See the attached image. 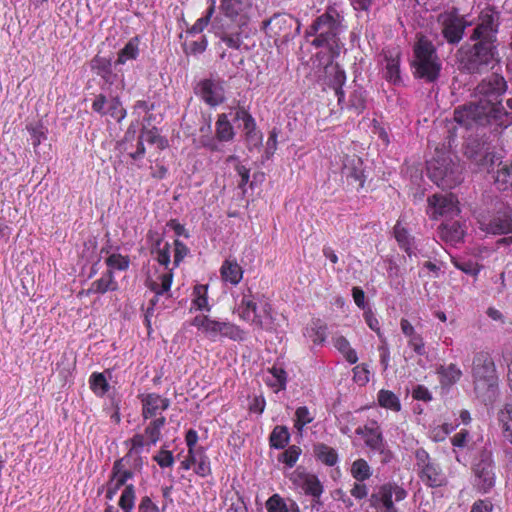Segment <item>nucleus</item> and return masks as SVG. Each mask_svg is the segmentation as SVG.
Here are the masks:
<instances>
[{
	"label": "nucleus",
	"mask_w": 512,
	"mask_h": 512,
	"mask_svg": "<svg viewBox=\"0 0 512 512\" xmlns=\"http://www.w3.org/2000/svg\"><path fill=\"white\" fill-rule=\"evenodd\" d=\"M268 512H300L296 502L290 498H282L278 494L272 495L266 501Z\"/></svg>",
	"instance_id": "393cba45"
},
{
	"label": "nucleus",
	"mask_w": 512,
	"mask_h": 512,
	"mask_svg": "<svg viewBox=\"0 0 512 512\" xmlns=\"http://www.w3.org/2000/svg\"><path fill=\"white\" fill-rule=\"evenodd\" d=\"M188 253V247L182 241L176 239L174 241V265L178 266Z\"/></svg>",
	"instance_id": "bf43d9fd"
},
{
	"label": "nucleus",
	"mask_w": 512,
	"mask_h": 512,
	"mask_svg": "<svg viewBox=\"0 0 512 512\" xmlns=\"http://www.w3.org/2000/svg\"><path fill=\"white\" fill-rule=\"evenodd\" d=\"M503 436L512 444V404H506L498 413Z\"/></svg>",
	"instance_id": "f704fd0d"
},
{
	"label": "nucleus",
	"mask_w": 512,
	"mask_h": 512,
	"mask_svg": "<svg viewBox=\"0 0 512 512\" xmlns=\"http://www.w3.org/2000/svg\"><path fill=\"white\" fill-rule=\"evenodd\" d=\"M240 317L245 321H250L259 328L264 327V317L272 318L271 306L268 303H264L259 311L257 302L251 295H244L240 305Z\"/></svg>",
	"instance_id": "4468645a"
},
{
	"label": "nucleus",
	"mask_w": 512,
	"mask_h": 512,
	"mask_svg": "<svg viewBox=\"0 0 512 512\" xmlns=\"http://www.w3.org/2000/svg\"><path fill=\"white\" fill-rule=\"evenodd\" d=\"M159 279H160V283L155 282V281H151L149 283V288L152 291H154L156 294L153 297V299H151V301H150L151 306H154L156 304L158 295H161L170 290L173 275L171 272L164 273V274L160 275Z\"/></svg>",
	"instance_id": "c9c22d12"
},
{
	"label": "nucleus",
	"mask_w": 512,
	"mask_h": 512,
	"mask_svg": "<svg viewBox=\"0 0 512 512\" xmlns=\"http://www.w3.org/2000/svg\"><path fill=\"white\" fill-rule=\"evenodd\" d=\"M207 337L212 341H216L218 337L229 338L233 341H243L245 339V332L233 323L212 320Z\"/></svg>",
	"instance_id": "a211bd4d"
},
{
	"label": "nucleus",
	"mask_w": 512,
	"mask_h": 512,
	"mask_svg": "<svg viewBox=\"0 0 512 512\" xmlns=\"http://www.w3.org/2000/svg\"><path fill=\"white\" fill-rule=\"evenodd\" d=\"M378 403L381 407L391 409L392 411H399L401 404L399 398L389 390H380L378 393Z\"/></svg>",
	"instance_id": "a19ab883"
},
{
	"label": "nucleus",
	"mask_w": 512,
	"mask_h": 512,
	"mask_svg": "<svg viewBox=\"0 0 512 512\" xmlns=\"http://www.w3.org/2000/svg\"><path fill=\"white\" fill-rule=\"evenodd\" d=\"M220 21L219 18H215L214 22H213V28L215 29V33L216 35H218L220 37V39L226 43L227 46H229L230 48H234V49H238L241 45V39H240V36L239 34H228L224 31H219L218 30V22Z\"/></svg>",
	"instance_id": "8fccbe9b"
},
{
	"label": "nucleus",
	"mask_w": 512,
	"mask_h": 512,
	"mask_svg": "<svg viewBox=\"0 0 512 512\" xmlns=\"http://www.w3.org/2000/svg\"><path fill=\"white\" fill-rule=\"evenodd\" d=\"M269 375L266 376L265 382L275 391L284 390L286 388L287 373L282 367L274 365L268 369Z\"/></svg>",
	"instance_id": "c756f323"
},
{
	"label": "nucleus",
	"mask_w": 512,
	"mask_h": 512,
	"mask_svg": "<svg viewBox=\"0 0 512 512\" xmlns=\"http://www.w3.org/2000/svg\"><path fill=\"white\" fill-rule=\"evenodd\" d=\"M442 24V34L450 44L459 43L464 35L467 23L456 13H445L439 16Z\"/></svg>",
	"instance_id": "dca6fc26"
},
{
	"label": "nucleus",
	"mask_w": 512,
	"mask_h": 512,
	"mask_svg": "<svg viewBox=\"0 0 512 512\" xmlns=\"http://www.w3.org/2000/svg\"><path fill=\"white\" fill-rule=\"evenodd\" d=\"M208 45L207 38L205 36H201L199 40H194L190 42H184L182 44L183 52L186 55H198L202 54Z\"/></svg>",
	"instance_id": "09e8293b"
},
{
	"label": "nucleus",
	"mask_w": 512,
	"mask_h": 512,
	"mask_svg": "<svg viewBox=\"0 0 512 512\" xmlns=\"http://www.w3.org/2000/svg\"><path fill=\"white\" fill-rule=\"evenodd\" d=\"M334 346L350 364H355L358 361L356 351L350 346L349 341L344 336L336 337L334 339Z\"/></svg>",
	"instance_id": "ea45409f"
},
{
	"label": "nucleus",
	"mask_w": 512,
	"mask_h": 512,
	"mask_svg": "<svg viewBox=\"0 0 512 512\" xmlns=\"http://www.w3.org/2000/svg\"><path fill=\"white\" fill-rule=\"evenodd\" d=\"M220 2L221 12L231 20L244 15L252 6L251 0H221Z\"/></svg>",
	"instance_id": "b1692460"
},
{
	"label": "nucleus",
	"mask_w": 512,
	"mask_h": 512,
	"mask_svg": "<svg viewBox=\"0 0 512 512\" xmlns=\"http://www.w3.org/2000/svg\"><path fill=\"white\" fill-rule=\"evenodd\" d=\"M235 136L234 128L229 122L226 114L218 115L216 122V137L219 141L229 142L232 141Z\"/></svg>",
	"instance_id": "2f4dec72"
},
{
	"label": "nucleus",
	"mask_w": 512,
	"mask_h": 512,
	"mask_svg": "<svg viewBox=\"0 0 512 512\" xmlns=\"http://www.w3.org/2000/svg\"><path fill=\"white\" fill-rule=\"evenodd\" d=\"M290 434L286 426H276L270 434V445L276 449H283L289 441Z\"/></svg>",
	"instance_id": "58836bf2"
},
{
	"label": "nucleus",
	"mask_w": 512,
	"mask_h": 512,
	"mask_svg": "<svg viewBox=\"0 0 512 512\" xmlns=\"http://www.w3.org/2000/svg\"><path fill=\"white\" fill-rule=\"evenodd\" d=\"M302 489L305 494L311 495L312 497H320L323 492V487L314 475H307L303 479Z\"/></svg>",
	"instance_id": "a18cd8bd"
},
{
	"label": "nucleus",
	"mask_w": 512,
	"mask_h": 512,
	"mask_svg": "<svg viewBox=\"0 0 512 512\" xmlns=\"http://www.w3.org/2000/svg\"><path fill=\"white\" fill-rule=\"evenodd\" d=\"M154 460L162 468L170 467L174 463V458L171 451L161 450L159 454L154 457Z\"/></svg>",
	"instance_id": "052dcab7"
},
{
	"label": "nucleus",
	"mask_w": 512,
	"mask_h": 512,
	"mask_svg": "<svg viewBox=\"0 0 512 512\" xmlns=\"http://www.w3.org/2000/svg\"><path fill=\"white\" fill-rule=\"evenodd\" d=\"M439 237L450 243H457L462 240L464 230L458 221L442 223L438 231Z\"/></svg>",
	"instance_id": "a878e982"
},
{
	"label": "nucleus",
	"mask_w": 512,
	"mask_h": 512,
	"mask_svg": "<svg viewBox=\"0 0 512 512\" xmlns=\"http://www.w3.org/2000/svg\"><path fill=\"white\" fill-rule=\"evenodd\" d=\"M135 499L134 486L132 484L126 485L119 499V506L124 512H133Z\"/></svg>",
	"instance_id": "c03bdc74"
},
{
	"label": "nucleus",
	"mask_w": 512,
	"mask_h": 512,
	"mask_svg": "<svg viewBox=\"0 0 512 512\" xmlns=\"http://www.w3.org/2000/svg\"><path fill=\"white\" fill-rule=\"evenodd\" d=\"M341 175L348 185L357 190L362 188L365 182L362 160L356 155L346 156L343 160Z\"/></svg>",
	"instance_id": "f3484780"
},
{
	"label": "nucleus",
	"mask_w": 512,
	"mask_h": 512,
	"mask_svg": "<svg viewBox=\"0 0 512 512\" xmlns=\"http://www.w3.org/2000/svg\"><path fill=\"white\" fill-rule=\"evenodd\" d=\"M129 259L120 254H112L106 259V264L110 269L126 270L129 267Z\"/></svg>",
	"instance_id": "864d4df0"
},
{
	"label": "nucleus",
	"mask_w": 512,
	"mask_h": 512,
	"mask_svg": "<svg viewBox=\"0 0 512 512\" xmlns=\"http://www.w3.org/2000/svg\"><path fill=\"white\" fill-rule=\"evenodd\" d=\"M494 461L490 445H485L477 454L473 463L474 487L482 492L488 493L495 485L496 476L494 472Z\"/></svg>",
	"instance_id": "423d86ee"
},
{
	"label": "nucleus",
	"mask_w": 512,
	"mask_h": 512,
	"mask_svg": "<svg viewBox=\"0 0 512 512\" xmlns=\"http://www.w3.org/2000/svg\"><path fill=\"white\" fill-rule=\"evenodd\" d=\"M313 453L317 460L327 466H334L338 462L336 450L324 443H317L313 446Z\"/></svg>",
	"instance_id": "c85d7f7f"
},
{
	"label": "nucleus",
	"mask_w": 512,
	"mask_h": 512,
	"mask_svg": "<svg viewBox=\"0 0 512 512\" xmlns=\"http://www.w3.org/2000/svg\"><path fill=\"white\" fill-rule=\"evenodd\" d=\"M386 65L384 77L386 80L396 83L400 79L399 59L396 57H385Z\"/></svg>",
	"instance_id": "de8ad7c7"
},
{
	"label": "nucleus",
	"mask_w": 512,
	"mask_h": 512,
	"mask_svg": "<svg viewBox=\"0 0 512 512\" xmlns=\"http://www.w3.org/2000/svg\"><path fill=\"white\" fill-rule=\"evenodd\" d=\"M427 213L432 219L452 218L459 214L458 200L452 193H436L428 197Z\"/></svg>",
	"instance_id": "9d476101"
},
{
	"label": "nucleus",
	"mask_w": 512,
	"mask_h": 512,
	"mask_svg": "<svg viewBox=\"0 0 512 512\" xmlns=\"http://www.w3.org/2000/svg\"><path fill=\"white\" fill-rule=\"evenodd\" d=\"M352 477L358 482H364L372 475V470L366 460L359 458L355 460L350 469Z\"/></svg>",
	"instance_id": "4c0bfd02"
},
{
	"label": "nucleus",
	"mask_w": 512,
	"mask_h": 512,
	"mask_svg": "<svg viewBox=\"0 0 512 512\" xmlns=\"http://www.w3.org/2000/svg\"><path fill=\"white\" fill-rule=\"evenodd\" d=\"M427 171L430 179L443 189L453 188L462 181L459 163L446 154L437 155L429 161Z\"/></svg>",
	"instance_id": "39448f33"
},
{
	"label": "nucleus",
	"mask_w": 512,
	"mask_h": 512,
	"mask_svg": "<svg viewBox=\"0 0 512 512\" xmlns=\"http://www.w3.org/2000/svg\"><path fill=\"white\" fill-rule=\"evenodd\" d=\"M409 346L413 348V350L418 355H424L425 354V347L423 338L419 334H414L411 337H409Z\"/></svg>",
	"instance_id": "69168bd1"
},
{
	"label": "nucleus",
	"mask_w": 512,
	"mask_h": 512,
	"mask_svg": "<svg viewBox=\"0 0 512 512\" xmlns=\"http://www.w3.org/2000/svg\"><path fill=\"white\" fill-rule=\"evenodd\" d=\"M412 396L416 400H422L428 402L432 400L430 391L423 385H417L412 391Z\"/></svg>",
	"instance_id": "774afa93"
},
{
	"label": "nucleus",
	"mask_w": 512,
	"mask_h": 512,
	"mask_svg": "<svg viewBox=\"0 0 512 512\" xmlns=\"http://www.w3.org/2000/svg\"><path fill=\"white\" fill-rule=\"evenodd\" d=\"M90 67L105 83L110 85L114 83L117 75L112 71V60L110 58L96 55L91 60Z\"/></svg>",
	"instance_id": "5701e85b"
},
{
	"label": "nucleus",
	"mask_w": 512,
	"mask_h": 512,
	"mask_svg": "<svg viewBox=\"0 0 512 512\" xmlns=\"http://www.w3.org/2000/svg\"><path fill=\"white\" fill-rule=\"evenodd\" d=\"M413 52L414 76L428 83L435 82L440 75L442 64L433 43L426 37L421 36L414 44Z\"/></svg>",
	"instance_id": "7ed1b4c3"
},
{
	"label": "nucleus",
	"mask_w": 512,
	"mask_h": 512,
	"mask_svg": "<svg viewBox=\"0 0 512 512\" xmlns=\"http://www.w3.org/2000/svg\"><path fill=\"white\" fill-rule=\"evenodd\" d=\"M399 502L406 498L407 492L396 483H385L377 488L369 498L371 507L381 510V512H396L398 510L392 500Z\"/></svg>",
	"instance_id": "1a4fd4ad"
},
{
	"label": "nucleus",
	"mask_w": 512,
	"mask_h": 512,
	"mask_svg": "<svg viewBox=\"0 0 512 512\" xmlns=\"http://www.w3.org/2000/svg\"><path fill=\"white\" fill-rule=\"evenodd\" d=\"M355 433L364 439L366 446L371 450L381 453L384 451L385 442L382 430L376 421H370L363 427H358Z\"/></svg>",
	"instance_id": "6ab92c4d"
},
{
	"label": "nucleus",
	"mask_w": 512,
	"mask_h": 512,
	"mask_svg": "<svg viewBox=\"0 0 512 512\" xmlns=\"http://www.w3.org/2000/svg\"><path fill=\"white\" fill-rule=\"evenodd\" d=\"M106 114L110 115L113 119L120 122L126 117V110L123 108L122 103L118 97L112 98L109 103Z\"/></svg>",
	"instance_id": "3c124183"
},
{
	"label": "nucleus",
	"mask_w": 512,
	"mask_h": 512,
	"mask_svg": "<svg viewBox=\"0 0 512 512\" xmlns=\"http://www.w3.org/2000/svg\"><path fill=\"white\" fill-rule=\"evenodd\" d=\"M464 155L479 171H490L500 160L495 147L481 139H469Z\"/></svg>",
	"instance_id": "0eeeda50"
},
{
	"label": "nucleus",
	"mask_w": 512,
	"mask_h": 512,
	"mask_svg": "<svg viewBox=\"0 0 512 512\" xmlns=\"http://www.w3.org/2000/svg\"><path fill=\"white\" fill-rule=\"evenodd\" d=\"M325 77L327 84L332 87L338 98V104H341L344 100V91L342 86L346 81V74L338 64H329L325 67Z\"/></svg>",
	"instance_id": "4be33fe9"
},
{
	"label": "nucleus",
	"mask_w": 512,
	"mask_h": 512,
	"mask_svg": "<svg viewBox=\"0 0 512 512\" xmlns=\"http://www.w3.org/2000/svg\"><path fill=\"white\" fill-rule=\"evenodd\" d=\"M264 24L275 36L281 37L284 41L293 38L300 32V23L298 20L285 13L275 14L268 21L264 22Z\"/></svg>",
	"instance_id": "ddd939ff"
},
{
	"label": "nucleus",
	"mask_w": 512,
	"mask_h": 512,
	"mask_svg": "<svg viewBox=\"0 0 512 512\" xmlns=\"http://www.w3.org/2000/svg\"><path fill=\"white\" fill-rule=\"evenodd\" d=\"M350 107L354 108L358 113L365 108V97L361 89H356L350 96Z\"/></svg>",
	"instance_id": "4d7b16f0"
},
{
	"label": "nucleus",
	"mask_w": 512,
	"mask_h": 512,
	"mask_svg": "<svg viewBox=\"0 0 512 512\" xmlns=\"http://www.w3.org/2000/svg\"><path fill=\"white\" fill-rule=\"evenodd\" d=\"M301 450L299 447L293 445L290 446L283 454L282 461L289 467H293L297 462Z\"/></svg>",
	"instance_id": "6e6d98bb"
},
{
	"label": "nucleus",
	"mask_w": 512,
	"mask_h": 512,
	"mask_svg": "<svg viewBox=\"0 0 512 512\" xmlns=\"http://www.w3.org/2000/svg\"><path fill=\"white\" fill-rule=\"evenodd\" d=\"M220 273L222 279L232 285H237L243 277V270L235 259L225 260L221 266Z\"/></svg>",
	"instance_id": "bb28decb"
},
{
	"label": "nucleus",
	"mask_w": 512,
	"mask_h": 512,
	"mask_svg": "<svg viewBox=\"0 0 512 512\" xmlns=\"http://www.w3.org/2000/svg\"><path fill=\"white\" fill-rule=\"evenodd\" d=\"M141 403L142 416L144 417V419H149L157 417L163 411L168 409L170 405V400L158 394L150 393L146 395H141Z\"/></svg>",
	"instance_id": "412c9836"
},
{
	"label": "nucleus",
	"mask_w": 512,
	"mask_h": 512,
	"mask_svg": "<svg viewBox=\"0 0 512 512\" xmlns=\"http://www.w3.org/2000/svg\"><path fill=\"white\" fill-rule=\"evenodd\" d=\"M295 427L301 430L305 425L311 423L314 420V416L311 415L309 409L306 406H301L296 409L295 412Z\"/></svg>",
	"instance_id": "603ef678"
},
{
	"label": "nucleus",
	"mask_w": 512,
	"mask_h": 512,
	"mask_svg": "<svg viewBox=\"0 0 512 512\" xmlns=\"http://www.w3.org/2000/svg\"><path fill=\"white\" fill-rule=\"evenodd\" d=\"M125 481L120 476L112 475L107 490V498L112 499L116 492L125 485Z\"/></svg>",
	"instance_id": "680f3d73"
},
{
	"label": "nucleus",
	"mask_w": 512,
	"mask_h": 512,
	"mask_svg": "<svg viewBox=\"0 0 512 512\" xmlns=\"http://www.w3.org/2000/svg\"><path fill=\"white\" fill-rule=\"evenodd\" d=\"M414 456L417 473L423 483L429 487H440L445 483L446 478L440 465L430 457L426 450L418 448L415 450Z\"/></svg>",
	"instance_id": "6e6552de"
},
{
	"label": "nucleus",
	"mask_w": 512,
	"mask_h": 512,
	"mask_svg": "<svg viewBox=\"0 0 512 512\" xmlns=\"http://www.w3.org/2000/svg\"><path fill=\"white\" fill-rule=\"evenodd\" d=\"M394 236L399 246L408 254L409 257H411L413 254L412 248L414 240L406 228L401 225L400 221H397L396 225L394 226Z\"/></svg>",
	"instance_id": "473e14b6"
},
{
	"label": "nucleus",
	"mask_w": 512,
	"mask_h": 512,
	"mask_svg": "<svg viewBox=\"0 0 512 512\" xmlns=\"http://www.w3.org/2000/svg\"><path fill=\"white\" fill-rule=\"evenodd\" d=\"M116 289L117 283L114 280L113 272L112 270H108L101 278L91 284L87 292L103 294L107 291H115Z\"/></svg>",
	"instance_id": "7c9ffc66"
},
{
	"label": "nucleus",
	"mask_w": 512,
	"mask_h": 512,
	"mask_svg": "<svg viewBox=\"0 0 512 512\" xmlns=\"http://www.w3.org/2000/svg\"><path fill=\"white\" fill-rule=\"evenodd\" d=\"M187 461H191L196 465L195 472L201 477H205L210 474V462L209 459L203 455L202 451H195L188 455Z\"/></svg>",
	"instance_id": "e433bc0d"
},
{
	"label": "nucleus",
	"mask_w": 512,
	"mask_h": 512,
	"mask_svg": "<svg viewBox=\"0 0 512 512\" xmlns=\"http://www.w3.org/2000/svg\"><path fill=\"white\" fill-rule=\"evenodd\" d=\"M481 229L493 235L512 232V209L507 208L495 215L488 223H483Z\"/></svg>",
	"instance_id": "aec40b11"
},
{
	"label": "nucleus",
	"mask_w": 512,
	"mask_h": 512,
	"mask_svg": "<svg viewBox=\"0 0 512 512\" xmlns=\"http://www.w3.org/2000/svg\"><path fill=\"white\" fill-rule=\"evenodd\" d=\"M469 49L462 60L463 67L469 73L481 74L493 69L499 62L497 43L492 41H479Z\"/></svg>",
	"instance_id": "20e7f679"
},
{
	"label": "nucleus",
	"mask_w": 512,
	"mask_h": 512,
	"mask_svg": "<svg viewBox=\"0 0 512 512\" xmlns=\"http://www.w3.org/2000/svg\"><path fill=\"white\" fill-rule=\"evenodd\" d=\"M130 459L131 458L128 455H125L123 458L116 460L113 464L112 475H122V473L126 471L128 466H130Z\"/></svg>",
	"instance_id": "e2e57ef3"
},
{
	"label": "nucleus",
	"mask_w": 512,
	"mask_h": 512,
	"mask_svg": "<svg viewBox=\"0 0 512 512\" xmlns=\"http://www.w3.org/2000/svg\"><path fill=\"white\" fill-rule=\"evenodd\" d=\"M27 130L31 135L32 145L37 147L40 145L42 139H45V134L43 132V127L41 125H27Z\"/></svg>",
	"instance_id": "13d9d810"
},
{
	"label": "nucleus",
	"mask_w": 512,
	"mask_h": 512,
	"mask_svg": "<svg viewBox=\"0 0 512 512\" xmlns=\"http://www.w3.org/2000/svg\"><path fill=\"white\" fill-rule=\"evenodd\" d=\"M195 94L206 104L215 107L225 100L222 81L216 79H202L195 87Z\"/></svg>",
	"instance_id": "2eb2a0df"
},
{
	"label": "nucleus",
	"mask_w": 512,
	"mask_h": 512,
	"mask_svg": "<svg viewBox=\"0 0 512 512\" xmlns=\"http://www.w3.org/2000/svg\"><path fill=\"white\" fill-rule=\"evenodd\" d=\"M90 388L98 395L103 396L109 390V384L103 373L94 372L89 379Z\"/></svg>",
	"instance_id": "49530a36"
},
{
	"label": "nucleus",
	"mask_w": 512,
	"mask_h": 512,
	"mask_svg": "<svg viewBox=\"0 0 512 512\" xmlns=\"http://www.w3.org/2000/svg\"><path fill=\"white\" fill-rule=\"evenodd\" d=\"M506 90L507 82L503 76L497 73L488 76L475 89L477 101L455 109L454 120L466 128L492 123L509 126L512 123V115L501 103V97Z\"/></svg>",
	"instance_id": "f257e3e1"
},
{
	"label": "nucleus",
	"mask_w": 512,
	"mask_h": 512,
	"mask_svg": "<svg viewBox=\"0 0 512 512\" xmlns=\"http://www.w3.org/2000/svg\"><path fill=\"white\" fill-rule=\"evenodd\" d=\"M498 19V14L492 9H484L479 15L478 23L471 35V40L497 43Z\"/></svg>",
	"instance_id": "f8f14e48"
},
{
	"label": "nucleus",
	"mask_w": 512,
	"mask_h": 512,
	"mask_svg": "<svg viewBox=\"0 0 512 512\" xmlns=\"http://www.w3.org/2000/svg\"><path fill=\"white\" fill-rule=\"evenodd\" d=\"M140 137L141 140H144L149 144L157 145L159 149H165L168 145L167 140L159 134L157 128L155 127L151 129L143 128Z\"/></svg>",
	"instance_id": "37998d69"
},
{
	"label": "nucleus",
	"mask_w": 512,
	"mask_h": 512,
	"mask_svg": "<svg viewBox=\"0 0 512 512\" xmlns=\"http://www.w3.org/2000/svg\"><path fill=\"white\" fill-rule=\"evenodd\" d=\"M138 43L139 40L137 37L130 39L128 43L118 52V58L115 62V65H123L128 60L136 59L139 54Z\"/></svg>",
	"instance_id": "72a5a7b5"
},
{
	"label": "nucleus",
	"mask_w": 512,
	"mask_h": 512,
	"mask_svg": "<svg viewBox=\"0 0 512 512\" xmlns=\"http://www.w3.org/2000/svg\"><path fill=\"white\" fill-rule=\"evenodd\" d=\"M440 376V383L442 386L450 387L458 382L462 376L461 369L456 364H449L447 366H440L437 369Z\"/></svg>",
	"instance_id": "cd10ccee"
},
{
	"label": "nucleus",
	"mask_w": 512,
	"mask_h": 512,
	"mask_svg": "<svg viewBox=\"0 0 512 512\" xmlns=\"http://www.w3.org/2000/svg\"><path fill=\"white\" fill-rule=\"evenodd\" d=\"M471 373L477 397L484 403L492 402L497 394L498 378L490 353L480 351L474 355Z\"/></svg>",
	"instance_id": "f03ea898"
},
{
	"label": "nucleus",
	"mask_w": 512,
	"mask_h": 512,
	"mask_svg": "<svg viewBox=\"0 0 512 512\" xmlns=\"http://www.w3.org/2000/svg\"><path fill=\"white\" fill-rule=\"evenodd\" d=\"M138 512H160V510L149 496H144L139 503Z\"/></svg>",
	"instance_id": "0e129e2a"
},
{
	"label": "nucleus",
	"mask_w": 512,
	"mask_h": 512,
	"mask_svg": "<svg viewBox=\"0 0 512 512\" xmlns=\"http://www.w3.org/2000/svg\"><path fill=\"white\" fill-rule=\"evenodd\" d=\"M454 264L459 270H461L462 272H464L468 275L476 276L479 272L478 265L471 261H467V262H458L457 261V262H454Z\"/></svg>",
	"instance_id": "338daca9"
},
{
	"label": "nucleus",
	"mask_w": 512,
	"mask_h": 512,
	"mask_svg": "<svg viewBox=\"0 0 512 512\" xmlns=\"http://www.w3.org/2000/svg\"><path fill=\"white\" fill-rule=\"evenodd\" d=\"M314 33H318L312 44L316 47L330 46L336 43V35L338 33V23L328 13L319 16L311 25Z\"/></svg>",
	"instance_id": "9b49d317"
},
{
	"label": "nucleus",
	"mask_w": 512,
	"mask_h": 512,
	"mask_svg": "<svg viewBox=\"0 0 512 512\" xmlns=\"http://www.w3.org/2000/svg\"><path fill=\"white\" fill-rule=\"evenodd\" d=\"M162 240L158 239L156 242L157 246V261L164 266H168L170 263V245L165 243L163 247H160Z\"/></svg>",
	"instance_id": "5fc2aeb1"
},
{
	"label": "nucleus",
	"mask_w": 512,
	"mask_h": 512,
	"mask_svg": "<svg viewBox=\"0 0 512 512\" xmlns=\"http://www.w3.org/2000/svg\"><path fill=\"white\" fill-rule=\"evenodd\" d=\"M214 12L215 0H212L210 7L206 11V14L199 18L189 29H187L186 34L195 35L201 33L209 25Z\"/></svg>",
	"instance_id": "79ce46f5"
}]
</instances>
